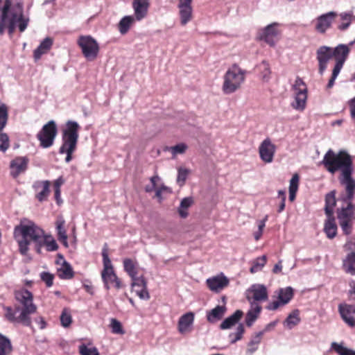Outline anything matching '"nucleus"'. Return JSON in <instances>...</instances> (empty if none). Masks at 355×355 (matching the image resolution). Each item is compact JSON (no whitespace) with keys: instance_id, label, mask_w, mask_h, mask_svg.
Listing matches in <instances>:
<instances>
[{"instance_id":"nucleus-57","label":"nucleus","mask_w":355,"mask_h":355,"mask_svg":"<svg viewBox=\"0 0 355 355\" xmlns=\"http://www.w3.org/2000/svg\"><path fill=\"white\" fill-rule=\"evenodd\" d=\"M299 175L296 173L293 175L290 180L289 191L297 192L299 186Z\"/></svg>"},{"instance_id":"nucleus-56","label":"nucleus","mask_w":355,"mask_h":355,"mask_svg":"<svg viewBox=\"0 0 355 355\" xmlns=\"http://www.w3.org/2000/svg\"><path fill=\"white\" fill-rule=\"evenodd\" d=\"M187 148V146L184 143L178 144L175 146H171L169 148V150L173 154V155H176L178 154H182L185 152Z\"/></svg>"},{"instance_id":"nucleus-50","label":"nucleus","mask_w":355,"mask_h":355,"mask_svg":"<svg viewBox=\"0 0 355 355\" xmlns=\"http://www.w3.org/2000/svg\"><path fill=\"white\" fill-rule=\"evenodd\" d=\"M259 68L261 71V78L263 80L268 81L270 78V70L269 67V64L266 61H263L259 66Z\"/></svg>"},{"instance_id":"nucleus-5","label":"nucleus","mask_w":355,"mask_h":355,"mask_svg":"<svg viewBox=\"0 0 355 355\" xmlns=\"http://www.w3.org/2000/svg\"><path fill=\"white\" fill-rule=\"evenodd\" d=\"M246 71L237 64H233L225 72L222 89L224 94H230L239 89L245 81Z\"/></svg>"},{"instance_id":"nucleus-35","label":"nucleus","mask_w":355,"mask_h":355,"mask_svg":"<svg viewBox=\"0 0 355 355\" xmlns=\"http://www.w3.org/2000/svg\"><path fill=\"white\" fill-rule=\"evenodd\" d=\"M263 335V331H259L255 333L253 335L248 344V349L246 350V353L252 355L254 352H255L260 344L262 338V336Z\"/></svg>"},{"instance_id":"nucleus-64","label":"nucleus","mask_w":355,"mask_h":355,"mask_svg":"<svg viewBox=\"0 0 355 355\" xmlns=\"http://www.w3.org/2000/svg\"><path fill=\"white\" fill-rule=\"evenodd\" d=\"M64 180L62 176L56 179L53 184L54 190H60V187L64 184Z\"/></svg>"},{"instance_id":"nucleus-22","label":"nucleus","mask_w":355,"mask_h":355,"mask_svg":"<svg viewBox=\"0 0 355 355\" xmlns=\"http://www.w3.org/2000/svg\"><path fill=\"white\" fill-rule=\"evenodd\" d=\"M148 7L149 0H134L132 2V8L135 12L134 17L137 21H140L146 17Z\"/></svg>"},{"instance_id":"nucleus-61","label":"nucleus","mask_w":355,"mask_h":355,"mask_svg":"<svg viewBox=\"0 0 355 355\" xmlns=\"http://www.w3.org/2000/svg\"><path fill=\"white\" fill-rule=\"evenodd\" d=\"M343 65H344V63L336 62L335 66H334L333 71H332L331 76H333L334 78H337L338 74L340 73V70L342 69Z\"/></svg>"},{"instance_id":"nucleus-16","label":"nucleus","mask_w":355,"mask_h":355,"mask_svg":"<svg viewBox=\"0 0 355 355\" xmlns=\"http://www.w3.org/2000/svg\"><path fill=\"white\" fill-rule=\"evenodd\" d=\"M278 25L276 22L272 23L260 30L258 33L259 40L264 41L270 46H273L275 44L274 39L278 34L276 28Z\"/></svg>"},{"instance_id":"nucleus-28","label":"nucleus","mask_w":355,"mask_h":355,"mask_svg":"<svg viewBox=\"0 0 355 355\" xmlns=\"http://www.w3.org/2000/svg\"><path fill=\"white\" fill-rule=\"evenodd\" d=\"M336 194V190H332L325 195L324 212L327 216H334V209L338 201Z\"/></svg>"},{"instance_id":"nucleus-1","label":"nucleus","mask_w":355,"mask_h":355,"mask_svg":"<svg viewBox=\"0 0 355 355\" xmlns=\"http://www.w3.org/2000/svg\"><path fill=\"white\" fill-rule=\"evenodd\" d=\"M321 164L331 174L340 172L338 180L345 187V191L341 192L338 198L340 206L336 209V214L343 234L349 235L353 230V220H355V205L352 202L355 196L352 157L345 150L335 153L332 149H329L324 154Z\"/></svg>"},{"instance_id":"nucleus-13","label":"nucleus","mask_w":355,"mask_h":355,"mask_svg":"<svg viewBox=\"0 0 355 355\" xmlns=\"http://www.w3.org/2000/svg\"><path fill=\"white\" fill-rule=\"evenodd\" d=\"M318 62V71L322 75L327 67V63L333 57L332 48L327 46H320L316 51Z\"/></svg>"},{"instance_id":"nucleus-2","label":"nucleus","mask_w":355,"mask_h":355,"mask_svg":"<svg viewBox=\"0 0 355 355\" xmlns=\"http://www.w3.org/2000/svg\"><path fill=\"white\" fill-rule=\"evenodd\" d=\"M44 231L34 222L21 221L14 230V236L19 245V251L22 255H26L32 242L35 248L40 243Z\"/></svg>"},{"instance_id":"nucleus-24","label":"nucleus","mask_w":355,"mask_h":355,"mask_svg":"<svg viewBox=\"0 0 355 355\" xmlns=\"http://www.w3.org/2000/svg\"><path fill=\"white\" fill-rule=\"evenodd\" d=\"M45 246L46 251L52 252L55 251L58 248V245L55 241V240L51 236L48 234H45L42 236V239L40 241V243L37 245L35 250L38 254L42 253V248Z\"/></svg>"},{"instance_id":"nucleus-48","label":"nucleus","mask_w":355,"mask_h":355,"mask_svg":"<svg viewBox=\"0 0 355 355\" xmlns=\"http://www.w3.org/2000/svg\"><path fill=\"white\" fill-rule=\"evenodd\" d=\"M244 332V327L243 324H239L236 329V332L234 334H230L229 337L231 339V343H235L236 341L239 340L242 338V335Z\"/></svg>"},{"instance_id":"nucleus-6","label":"nucleus","mask_w":355,"mask_h":355,"mask_svg":"<svg viewBox=\"0 0 355 355\" xmlns=\"http://www.w3.org/2000/svg\"><path fill=\"white\" fill-rule=\"evenodd\" d=\"M80 125L74 121L69 120L62 132V145L59 152L63 150H76L79 137Z\"/></svg>"},{"instance_id":"nucleus-59","label":"nucleus","mask_w":355,"mask_h":355,"mask_svg":"<svg viewBox=\"0 0 355 355\" xmlns=\"http://www.w3.org/2000/svg\"><path fill=\"white\" fill-rule=\"evenodd\" d=\"M344 248L346 251L355 252V238H348L344 245Z\"/></svg>"},{"instance_id":"nucleus-41","label":"nucleus","mask_w":355,"mask_h":355,"mask_svg":"<svg viewBox=\"0 0 355 355\" xmlns=\"http://www.w3.org/2000/svg\"><path fill=\"white\" fill-rule=\"evenodd\" d=\"M5 317L8 320L12 322H18L21 324V321L19 320V315L18 316H15L16 313L20 311L19 307H16L15 310L14 311L11 307L7 306L5 307Z\"/></svg>"},{"instance_id":"nucleus-54","label":"nucleus","mask_w":355,"mask_h":355,"mask_svg":"<svg viewBox=\"0 0 355 355\" xmlns=\"http://www.w3.org/2000/svg\"><path fill=\"white\" fill-rule=\"evenodd\" d=\"M60 322L64 327H69L72 322L71 315L66 309L62 311L60 315Z\"/></svg>"},{"instance_id":"nucleus-15","label":"nucleus","mask_w":355,"mask_h":355,"mask_svg":"<svg viewBox=\"0 0 355 355\" xmlns=\"http://www.w3.org/2000/svg\"><path fill=\"white\" fill-rule=\"evenodd\" d=\"M28 159L26 157H17L10 163V174L13 178L26 172L28 168Z\"/></svg>"},{"instance_id":"nucleus-38","label":"nucleus","mask_w":355,"mask_h":355,"mask_svg":"<svg viewBox=\"0 0 355 355\" xmlns=\"http://www.w3.org/2000/svg\"><path fill=\"white\" fill-rule=\"evenodd\" d=\"M193 202V200L191 197L184 198L181 202L178 208V213L181 218H185L188 216L187 209L191 206Z\"/></svg>"},{"instance_id":"nucleus-62","label":"nucleus","mask_w":355,"mask_h":355,"mask_svg":"<svg viewBox=\"0 0 355 355\" xmlns=\"http://www.w3.org/2000/svg\"><path fill=\"white\" fill-rule=\"evenodd\" d=\"M168 188L166 187L165 185L162 184L160 187L155 189V196L159 199V200H162V193L168 191Z\"/></svg>"},{"instance_id":"nucleus-12","label":"nucleus","mask_w":355,"mask_h":355,"mask_svg":"<svg viewBox=\"0 0 355 355\" xmlns=\"http://www.w3.org/2000/svg\"><path fill=\"white\" fill-rule=\"evenodd\" d=\"M336 17V12L330 11L316 17L313 21L315 31L320 34H324L331 27Z\"/></svg>"},{"instance_id":"nucleus-29","label":"nucleus","mask_w":355,"mask_h":355,"mask_svg":"<svg viewBox=\"0 0 355 355\" xmlns=\"http://www.w3.org/2000/svg\"><path fill=\"white\" fill-rule=\"evenodd\" d=\"M243 312L241 310H236L233 314L225 318L220 324L221 329H228L237 324L241 319Z\"/></svg>"},{"instance_id":"nucleus-10","label":"nucleus","mask_w":355,"mask_h":355,"mask_svg":"<svg viewBox=\"0 0 355 355\" xmlns=\"http://www.w3.org/2000/svg\"><path fill=\"white\" fill-rule=\"evenodd\" d=\"M277 299L275 301L270 302L266 309L268 311H276L279 307L284 306L289 303L294 295V291L292 287L287 286L282 288L277 291Z\"/></svg>"},{"instance_id":"nucleus-34","label":"nucleus","mask_w":355,"mask_h":355,"mask_svg":"<svg viewBox=\"0 0 355 355\" xmlns=\"http://www.w3.org/2000/svg\"><path fill=\"white\" fill-rule=\"evenodd\" d=\"M343 267L347 273L355 275V252H351L343 262Z\"/></svg>"},{"instance_id":"nucleus-26","label":"nucleus","mask_w":355,"mask_h":355,"mask_svg":"<svg viewBox=\"0 0 355 355\" xmlns=\"http://www.w3.org/2000/svg\"><path fill=\"white\" fill-rule=\"evenodd\" d=\"M250 309L245 315V324L248 327H251L254 324L262 310V307L259 304H250Z\"/></svg>"},{"instance_id":"nucleus-45","label":"nucleus","mask_w":355,"mask_h":355,"mask_svg":"<svg viewBox=\"0 0 355 355\" xmlns=\"http://www.w3.org/2000/svg\"><path fill=\"white\" fill-rule=\"evenodd\" d=\"M132 284L131 286L135 291V289H141L144 288V287H147V283L143 276L137 277V275L134 276V278H131Z\"/></svg>"},{"instance_id":"nucleus-37","label":"nucleus","mask_w":355,"mask_h":355,"mask_svg":"<svg viewBox=\"0 0 355 355\" xmlns=\"http://www.w3.org/2000/svg\"><path fill=\"white\" fill-rule=\"evenodd\" d=\"M135 19L134 16L128 15L123 17L120 20L118 28L121 35H125L128 32L130 26L135 21Z\"/></svg>"},{"instance_id":"nucleus-33","label":"nucleus","mask_w":355,"mask_h":355,"mask_svg":"<svg viewBox=\"0 0 355 355\" xmlns=\"http://www.w3.org/2000/svg\"><path fill=\"white\" fill-rule=\"evenodd\" d=\"M55 225L58 240L67 246V235L64 227L65 220L62 216H60L58 218Z\"/></svg>"},{"instance_id":"nucleus-20","label":"nucleus","mask_w":355,"mask_h":355,"mask_svg":"<svg viewBox=\"0 0 355 355\" xmlns=\"http://www.w3.org/2000/svg\"><path fill=\"white\" fill-rule=\"evenodd\" d=\"M101 276L104 283V286L107 290H109L111 286H113L116 289H120L123 287V284L120 279L116 276L114 271H102Z\"/></svg>"},{"instance_id":"nucleus-7","label":"nucleus","mask_w":355,"mask_h":355,"mask_svg":"<svg viewBox=\"0 0 355 355\" xmlns=\"http://www.w3.org/2000/svg\"><path fill=\"white\" fill-rule=\"evenodd\" d=\"M77 43L87 60L93 61L96 58L99 52V45L92 36L82 35L79 37Z\"/></svg>"},{"instance_id":"nucleus-3","label":"nucleus","mask_w":355,"mask_h":355,"mask_svg":"<svg viewBox=\"0 0 355 355\" xmlns=\"http://www.w3.org/2000/svg\"><path fill=\"white\" fill-rule=\"evenodd\" d=\"M3 7H7L6 21L8 34L12 36L16 28L21 33L25 31L29 23V17L24 15L22 3H17L11 6L10 1L6 0Z\"/></svg>"},{"instance_id":"nucleus-40","label":"nucleus","mask_w":355,"mask_h":355,"mask_svg":"<svg viewBox=\"0 0 355 355\" xmlns=\"http://www.w3.org/2000/svg\"><path fill=\"white\" fill-rule=\"evenodd\" d=\"M267 261L266 255H263L254 259L252 261V266L250 269L251 273H256L260 271L265 266Z\"/></svg>"},{"instance_id":"nucleus-19","label":"nucleus","mask_w":355,"mask_h":355,"mask_svg":"<svg viewBox=\"0 0 355 355\" xmlns=\"http://www.w3.org/2000/svg\"><path fill=\"white\" fill-rule=\"evenodd\" d=\"M229 284V279L221 274L207 279V285L214 292L218 293Z\"/></svg>"},{"instance_id":"nucleus-43","label":"nucleus","mask_w":355,"mask_h":355,"mask_svg":"<svg viewBox=\"0 0 355 355\" xmlns=\"http://www.w3.org/2000/svg\"><path fill=\"white\" fill-rule=\"evenodd\" d=\"M124 270L129 275L131 278L137 275V272L135 268V264L130 259H125L123 260Z\"/></svg>"},{"instance_id":"nucleus-49","label":"nucleus","mask_w":355,"mask_h":355,"mask_svg":"<svg viewBox=\"0 0 355 355\" xmlns=\"http://www.w3.org/2000/svg\"><path fill=\"white\" fill-rule=\"evenodd\" d=\"M78 349L80 355H99L96 347H92L89 348L85 344L80 345Z\"/></svg>"},{"instance_id":"nucleus-4","label":"nucleus","mask_w":355,"mask_h":355,"mask_svg":"<svg viewBox=\"0 0 355 355\" xmlns=\"http://www.w3.org/2000/svg\"><path fill=\"white\" fill-rule=\"evenodd\" d=\"M15 299L21 305L20 309L19 320L21 324L26 327L31 325L30 315L36 312L37 306L33 303V297L31 291L22 289L15 292Z\"/></svg>"},{"instance_id":"nucleus-11","label":"nucleus","mask_w":355,"mask_h":355,"mask_svg":"<svg viewBox=\"0 0 355 355\" xmlns=\"http://www.w3.org/2000/svg\"><path fill=\"white\" fill-rule=\"evenodd\" d=\"M245 297L250 304H259L268 298L267 288L263 284H252L245 291Z\"/></svg>"},{"instance_id":"nucleus-27","label":"nucleus","mask_w":355,"mask_h":355,"mask_svg":"<svg viewBox=\"0 0 355 355\" xmlns=\"http://www.w3.org/2000/svg\"><path fill=\"white\" fill-rule=\"evenodd\" d=\"M194 320V314L191 312L182 315L178 321V331L181 334H184L189 331L190 327Z\"/></svg>"},{"instance_id":"nucleus-8","label":"nucleus","mask_w":355,"mask_h":355,"mask_svg":"<svg viewBox=\"0 0 355 355\" xmlns=\"http://www.w3.org/2000/svg\"><path fill=\"white\" fill-rule=\"evenodd\" d=\"M292 89L295 95V101L291 103L292 107L297 110H304L307 99V87L306 84L300 77H297L293 85Z\"/></svg>"},{"instance_id":"nucleus-14","label":"nucleus","mask_w":355,"mask_h":355,"mask_svg":"<svg viewBox=\"0 0 355 355\" xmlns=\"http://www.w3.org/2000/svg\"><path fill=\"white\" fill-rule=\"evenodd\" d=\"M275 151V145L268 138L264 139L259 147L260 158L265 163H271L273 161Z\"/></svg>"},{"instance_id":"nucleus-53","label":"nucleus","mask_w":355,"mask_h":355,"mask_svg":"<svg viewBox=\"0 0 355 355\" xmlns=\"http://www.w3.org/2000/svg\"><path fill=\"white\" fill-rule=\"evenodd\" d=\"M0 351H12L10 340L1 334H0Z\"/></svg>"},{"instance_id":"nucleus-55","label":"nucleus","mask_w":355,"mask_h":355,"mask_svg":"<svg viewBox=\"0 0 355 355\" xmlns=\"http://www.w3.org/2000/svg\"><path fill=\"white\" fill-rule=\"evenodd\" d=\"M41 279L46 284L47 287L53 286L54 275L49 272H42L40 273Z\"/></svg>"},{"instance_id":"nucleus-44","label":"nucleus","mask_w":355,"mask_h":355,"mask_svg":"<svg viewBox=\"0 0 355 355\" xmlns=\"http://www.w3.org/2000/svg\"><path fill=\"white\" fill-rule=\"evenodd\" d=\"M340 16L343 22L338 25V29L340 31H345L351 24L352 14L351 12H342Z\"/></svg>"},{"instance_id":"nucleus-9","label":"nucleus","mask_w":355,"mask_h":355,"mask_svg":"<svg viewBox=\"0 0 355 355\" xmlns=\"http://www.w3.org/2000/svg\"><path fill=\"white\" fill-rule=\"evenodd\" d=\"M58 133V128L54 121H49L37 133V138L40 141V146L44 148L51 147L54 142Z\"/></svg>"},{"instance_id":"nucleus-36","label":"nucleus","mask_w":355,"mask_h":355,"mask_svg":"<svg viewBox=\"0 0 355 355\" xmlns=\"http://www.w3.org/2000/svg\"><path fill=\"white\" fill-rule=\"evenodd\" d=\"M300 311L298 309L293 311L286 318L284 325L289 329H292L295 326L300 322Z\"/></svg>"},{"instance_id":"nucleus-18","label":"nucleus","mask_w":355,"mask_h":355,"mask_svg":"<svg viewBox=\"0 0 355 355\" xmlns=\"http://www.w3.org/2000/svg\"><path fill=\"white\" fill-rule=\"evenodd\" d=\"M58 259L56 261V263L60 265L57 269L58 277L62 279H70L73 278L74 273L71 265L64 259L62 254H58Z\"/></svg>"},{"instance_id":"nucleus-51","label":"nucleus","mask_w":355,"mask_h":355,"mask_svg":"<svg viewBox=\"0 0 355 355\" xmlns=\"http://www.w3.org/2000/svg\"><path fill=\"white\" fill-rule=\"evenodd\" d=\"M110 327L112 329V332L113 334H121V335H123L125 334V331L123 329L121 323L116 319H114V318L111 319Z\"/></svg>"},{"instance_id":"nucleus-58","label":"nucleus","mask_w":355,"mask_h":355,"mask_svg":"<svg viewBox=\"0 0 355 355\" xmlns=\"http://www.w3.org/2000/svg\"><path fill=\"white\" fill-rule=\"evenodd\" d=\"M6 9L7 7H3L2 8V14L1 19L0 21V34L3 35L4 33V30L6 28L8 29V24L6 21Z\"/></svg>"},{"instance_id":"nucleus-32","label":"nucleus","mask_w":355,"mask_h":355,"mask_svg":"<svg viewBox=\"0 0 355 355\" xmlns=\"http://www.w3.org/2000/svg\"><path fill=\"white\" fill-rule=\"evenodd\" d=\"M324 222V232L329 239H334L337 234V225L334 216H327Z\"/></svg>"},{"instance_id":"nucleus-60","label":"nucleus","mask_w":355,"mask_h":355,"mask_svg":"<svg viewBox=\"0 0 355 355\" xmlns=\"http://www.w3.org/2000/svg\"><path fill=\"white\" fill-rule=\"evenodd\" d=\"M135 293L141 300H148L150 298L147 287H144V288L141 289H135Z\"/></svg>"},{"instance_id":"nucleus-25","label":"nucleus","mask_w":355,"mask_h":355,"mask_svg":"<svg viewBox=\"0 0 355 355\" xmlns=\"http://www.w3.org/2000/svg\"><path fill=\"white\" fill-rule=\"evenodd\" d=\"M349 45L338 44L335 48H332L333 57L336 62L344 63L348 58L350 49Z\"/></svg>"},{"instance_id":"nucleus-47","label":"nucleus","mask_w":355,"mask_h":355,"mask_svg":"<svg viewBox=\"0 0 355 355\" xmlns=\"http://www.w3.org/2000/svg\"><path fill=\"white\" fill-rule=\"evenodd\" d=\"M190 171L186 168L180 167L178 171L177 182L181 187L184 184Z\"/></svg>"},{"instance_id":"nucleus-30","label":"nucleus","mask_w":355,"mask_h":355,"mask_svg":"<svg viewBox=\"0 0 355 355\" xmlns=\"http://www.w3.org/2000/svg\"><path fill=\"white\" fill-rule=\"evenodd\" d=\"M53 44V40L50 37H46L43 40L37 48L33 52V56L35 60L41 58L42 55L46 53Z\"/></svg>"},{"instance_id":"nucleus-21","label":"nucleus","mask_w":355,"mask_h":355,"mask_svg":"<svg viewBox=\"0 0 355 355\" xmlns=\"http://www.w3.org/2000/svg\"><path fill=\"white\" fill-rule=\"evenodd\" d=\"M33 187L37 191L36 198L40 202L45 201L50 192V182L49 180L36 181Z\"/></svg>"},{"instance_id":"nucleus-23","label":"nucleus","mask_w":355,"mask_h":355,"mask_svg":"<svg viewBox=\"0 0 355 355\" xmlns=\"http://www.w3.org/2000/svg\"><path fill=\"white\" fill-rule=\"evenodd\" d=\"M178 8L180 24L182 26H185L192 18L191 3L178 0Z\"/></svg>"},{"instance_id":"nucleus-52","label":"nucleus","mask_w":355,"mask_h":355,"mask_svg":"<svg viewBox=\"0 0 355 355\" xmlns=\"http://www.w3.org/2000/svg\"><path fill=\"white\" fill-rule=\"evenodd\" d=\"M9 137L6 133L0 132V150L5 153L9 148Z\"/></svg>"},{"instance_id":"nucleus-31","label":"nucleus","mask_w":355,"mask_h":355,"mask_svg":"<svg viewBox=\"0 0 355 355\" xmlns=\"http://www.w3.org/2000/svg\"><path fill=\"white\" fill-rule=\"evenodd\" d=\"M226 311L225 306L218 305L207 313V320L211 323L220 320Z\"/></svg>"},{"instance_id":"nucleus-42","label":"nucleus","mask_w":355,"mask_h":355,"mask_svg":"<svg viewBox=\"0 0 355 355\" xmlns=\"http://www.w3.org/2000/svg\"><path fill=\"white\" fill-rule=\"evenodd\" d=\"M103 270V271L110 272L114 271L113 266L110 259L109 258L107 245L105 244L102 250Z\"/></svg>"},{"instance_id":"nucleus-46","label":"nucleus","mask_w":355,"mask_h":355,"mask_svg":"<svg viewBox=\"0 0 355 355\" xmlns=\"http://www.w3.org/2000/svg\"><path fill=\"white\" fill-rule=\"evenodd\" d=\"M8 108L5 104L0 105V131L6 126L8 121Z\"/></svg>"},{"instance_id":"nucleus-39","label":"nucleus","mask_w":355,"mask_h":355,"mask_svg":"<svg viewBox=\"0 0 355 355\" xmlns=\"http://www.w3.org/2000/svg\"><path fill=\"white\" fill-rule=\"evenodd\" d=\"M331 349L334 350L338 355H355V351L343 346L342 344H338L333 342L331 345Z\"/></svg>"},{"instance_id":"nucleus-17","label":"nucleus","mask_w":355,"mask_h":355,"mask_svg":"<svg viewBox=\"0 0 355 355\" xmlns=\"http://www.w3.org/2000/svg\"><path fill=\"white\" fill-rule=\"evenodd\" d=\"M338 312L343 320L350 327L355 326V306L347 303H340L338 305Z\"/></svg>"},{"instance_id":"nucleus-63","label":"nucleus","mask_w":355,"mask_h":355,"mask_svg":"<svg viewBox=\"0 0 355 355\" xmlns=\"http://www.w3.org/2000/svg\"><path fill=\"white\" fill-rule=\"evenodd\" d=\"M349 105L351 117L352 120L355 122V97L350 100Z\"/></svg>"}]
</instances>
